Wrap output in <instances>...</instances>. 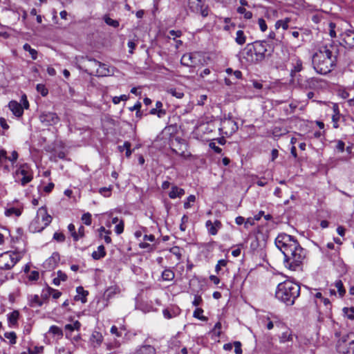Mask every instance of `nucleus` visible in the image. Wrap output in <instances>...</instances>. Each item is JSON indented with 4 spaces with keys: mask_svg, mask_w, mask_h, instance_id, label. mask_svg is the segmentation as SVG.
<instances>
[{
    "mask_svg": "<svg viewBox=\"0 0 354 354\" xmlns=\"http://www.w3.org/2000/svg\"><path fill=\"white\" fill-rule=\"evenodd\" d=\"M90 341L94 347H97L102 344L103 337L100 333L94 331L91 336Z\"/></svg>",
    "mask_w": 354,
    "mask_h": 354,
    "instance_id": "6ab92c4d",
    "label": "nucleus"
},
{
    "mask_svg": "<svg viewBox=\"0 0 354 354\" xmlns=\"http://www.w3.org/2000/svg\"><path fill=\"white\" fill-rule=\"evenodd\" d=\"M80 323L78 321H76L73 324H66L65 326V329L73 331L74 330H78L80 328Z\"/></svg>",
    "mask_w": 354,
    "mask_h": 354,
    "instance_id": "79ce46f5",
    "label": "nucleus"
},
{
    "mask_svg": "<svg viewBox=\"0 0 354 354\" xmlns=\"http://www.w3.org/2000/svg\"><path fill=\"white\" fill-rule=\"evenodd\" d=\"M28 299L29 306L33 308L41 306L43 304L42 300L37 295H31L28 296Z\"/></svg>",
    "mask_w": 354,
    "mask_h": 354,
    "instance_id": "aec40b11",
    "label": "nucleus"
},
{
    "mask_svg": "<svg viewBox=\"0 0 354 354\" xmlns=\"http://www.w3.org/2000/svg\"><path fill=\"white\" fill-rule=\"evenodd\" d=\"M6 339L10 340V342L13 344L16 343L17 335L15 332H8L4 334Z\"/></svg>",
    "mask_w": 354,
    "mask_h": 354,
    "instance_id": "a19ab883",
    "label": "nucleus"
},
{
    "mask_svg": "<svg viewBox=\"0 0 354 354\" xmlns=\"http://www.w3.org/2000/svg\"><path fill=\"white\" fill-rule=\"evenodd\" d=\"M124 231V222L120 220L118 223L115 225V232L117 234H120Z\"/></svg>",
    "mask_w": 354,
    "mask_h": 354,
    "instance_id": "3c124183",
    "label": "nucleus"
},
{
    "mask_svg": "<svg viewBox=\"0 0 354 354\" xmlns=\"http://www.w3.org/2000/svg\"><path fill=\"white\" fill-rule=\"evenodd\" d=\"M274 243L284 256L283 264L286 268L296 271L301 268L306 258V250L296 239L286 233H281L276 237Z\"/></svg>",
    "mask_w": 354,
    "mask_h": 354,
    "instance_id": "f257e3e1",
    "label": "nucleus"
},
{
    "mask_svg": "<svg viewBox=\"0 0 354 354\" xmlns=\"http://www.w3.org/2000/svg\"><path fill=\"white\" fill-rule=\"evenodd\" d=\"M53 239L58 242H63L65 240V236L61 232H55Z\"/></svg>",
    "mask_w": 354,
    "mask_h": 354,
    "instance_id": "13d9d810",
    "label": "nucleus"
},
{
    "mask_svg": "<svg viewBox=\"0 0 354 354\" xmlns=\"http://www.w3.org/2000/svg\"><path fill=\"white\" fill-rule=\"evenodd\" d=\"M52 221V217L48 214L46 207L42 206L37 210L35 218L30 225L33 232H39L46 228Z\"/></svg>",
    "mask_w": 354,
    "mask_h": 354,
    "instance_id": "39448f33",
    "label": "nucleus"
},
{
    "mask_svg": "<svg viewBox=\"0 0 354 354\" xmlns=\"http://www.w3.org/2000/svg\"><path fill=\"white\" fill-rule=\"evenodd\" d=\"M203 310L200 308H196V310L194 311L193 316L195 318H197L200 320L205 321L207 319V318L203 315Z\"/></svg>",
    "mask_w": 354,
    "mask_h": 354,
    "instance_id": "f704fd0d",
    "label": "nucleus"
},
{
    "mask_svg": "<svg viewBox=\"0 0 354 354\" xmlns=\"http://www.w3.org/2000/svg\"><path fill=\"white\" fill-rule=\"evenodd\" d=\"M19 313L17 310H14L8 315V322L11 326H15L19 319Z\"/></svg>",
    "mask_w": 354,
    "mask_h": 354,
    "instance_id": "a878e982",
    "label": "nucleus"
},
{
    "mask_svg": "<svg viewBox=\"0 0 354 354\" xmlns=\"http://www.w3.org/2000/svg\"><path fill=\"white\" fill-rule=\"evenodd\" d=\"M129 97L126 95H122L120 96H115L113 97L112 101L114 104H118L120 101H127Z\"/></svg>",
    "mask_w": 354,
    "mask_h": 354,
    "instance_id": "49530a36",
    "label": "nucleus"
},
{
    "mask_svg": "<svg viewBox=\"0 0 354 354\" xmlns=\"http://www.w3.org/2000/svg\"><path fill=\"white\" fill-rule=\"evenodd\" d=\"M290 21L289 18H286L283 20H278L275 24V27L277 29L281 27L283 30H287L288 28V23Z\"/></svg>",
    "mask_w": 354,
    "mask_h": 354,
    "instance_id": "c756f323",
    "label": "nucleus"
},
{
    "mask_svg": "<svg viewBox=\"0 0 354 354\" xmlns=\"http://www.w3.org/2000/svg\"><path fill=\"white\" fill-rule=\"evenodd\" d=\"M7 160V151L5 149H0V167L2 166L4 160Z\"/></svg>",
    "mask_w": 354,
    "mask_h": 354,
    "instance_id": "680f3d73",
    "label": "nucleus"
},
{
    "mask_svg": "<svg viewBox=\"0 0 354 354\" xmlns=\"http://www.w3.org/2000/svg\"><path fill=\"white\" fill-rule=\"evenodd\" d=\"M39 120L44 126H52L59 122V118L55 113L43 112L39 115Z\"/></svg>",
    "mask_w": 354,
    "mask_h": 354,
    "instance_id": "9b49d317",
    "label": "nucleus"
},
{
    "mask_svg": "<svg viewBox=\"0 0 354 354\" xmlns=\"http://www.w3.org/2000/svg\"><path fill=\"white\" fill-rule=\"evenodd\" d=\"M68 230L71 232V236H73L74 241H77L79 240V236L75 232V225L72 223L69 224L68 226Z\"/></svg>",
    "mask_w": 354,
    "mask_h": 354,
    "instance_id": "ea45409f",
    "label": "nucleus"
},
{
    "mask_svg": "<svg viewBox=\"0 0 354 354\" xmlns=\"http://www.w3.org/2000/svg\"><path fill=\"white\" fill-rule=\"evenodd\" d=\"M59 259V254L57 253H53V255L46 261V263L51 264L53 262L55 264Z\"/></svg>",
    "mask_w": 354,
    "mask_h": 354,
    "instance_id": "052dcab7",
    "label": "nucleus"
},
{
    "mask_svg": "<svg viewBox=\"0 0 354 354\" xmlns=\"http://www.w3.org/2000/svg\"><path fill=\"white\" fill-rule=\"evenodd\" d=\"M302 61L297 56H293L291 58V66L290 75L294 77L296 73L300 72L303 69Z\"/></svg>",
    "mask_w": 354,
    "mask_h": 354,
    "instance_id": "4468645a",
    "label": "nucleus"
},
{
    "mask_svg": "<svg viewBox=\"0 0 354 354\" xmlns=\"http://www.w3.org/2000/svg\"><path fill=\"white\" fill-rule=\"evenodd\" d=\"M22 254L18 252H6L0 254V269H11L21 259Z\"/></svg>",
    "mask_w": 354,
    "mask_h": 354,
    "instance_id": "0eeeda50",
    "label": "nucleus"
},
{
    "mask_svg": "<svg viewBox=\"0 0 354 354\" xmlns=\"http://www.w3.org/2000/svg\"><path fill=\"white\" fill-rule=\"evenodd\" d=\"M33 175L34 172L31 167L26 162L17 165L12 173L15 181L23 187L32 180Z\"/></svg>",
    "mask_w": 354,
    "mask_h": 354,
    "instance_id": "20e7f679",
    "label": "nucleus"
},
{
    "mask_svg": "<svg viewBox=\"0 0 354 354\" xmlns=\"http://www.w3.org/2000/svg\"><path fill=\"white\" fill-rule=\"evenodd\" d=\"M50 287L47 286L45 289L42 290L41 294V299L44 302V301H46L48 299V297L50 296Z\"/></svg>",
    "mask_w": 354,
    "mask_h": 354,
    "instance_id": "4c0bfd02",
    "label": "nucleus"
},
{
    "mask_svg": "<svg viewBox=\"0 0 354 354\" xmlns=\"http://www.w3.org/2000/svg\"><path fill=\"white\" fill-rule=\"evenodd\" d=\"M104 20L105 23L110 26H112L113 28H118L119 26V21L111 19L108 15H105L104 17Z\"/></svg>",
    "mask_w": 354,
    "mask_h": 354,
    "instance_id": "2f4dec72",
    "label": "nucleus"
},
{
    "mask_svg": "<svg viewBox=\"0 0 354 354\" xmlns=\"http://www.w3.org/2000/svg\"><path fill=\"white\" fill-rule=\"evenodd\" d=\"M100 62L86 57L85 59L84 66L86 67V72L91 75H94Z\"/></svg>",
    "mask_w": 354,
    "mask_h": 354,
    "instance_id": "ddd939ff",
    "label": "nucleus"
},
{
    "mask_svg": "<svg viewBox=\"0 0 354 354\" xmlns=\"http://www.w3.org/2000/svg\"><path fill=\"white\" fill-rule=\"evenodd\" d=\"M174 277V272L170 269H166L162 272V278L164 281H171Z\"/></svg>",
    "mask_w": 354,
    "mask_h": 354,
    "instance_id": "bb28decb",
    "label": "nucleus"
},
{
    "mask_svg": "<svg viewBox=\"0 0 354 354\" xmlns=\"http://www.w3.org/2000/svg\"><path fill=\"white\" fill-rule=\"evenodd\" d=\"M235 41L239 45H243L246 42V35L243 30H239L236 31Z\"/></svg>",
    "mask_w": 354,
    "mask_h": 354,
    "instance_id": "5701e85b",
    "label": "nucleus"
},
{
    "mask_svg": "<svg viewBox=\"0 0 354 354\" xmlns=\"http://www.w3.org/2000/svg\"><path fill=\"white\" fill-rule=\"evenodd\" d=\"M247 54L251 55V61H261L266 57L267 44L265 41H255L253 44H248Z\"/></svg>",
    "mask_w": 354,
    "mask_h": 354,
    "instance_id": "423d86ee",
    "label": "nucleus"
},
{
    "mask_svg": "<svg viewBox=\"0 0 354 354\" xmlns=\"http://www.w3.org/2000/svg\"><path fill=\"white\" fill-rule=\"evenodd\" d=\"M300 286L298 283L286 280L278 284L275 292L276 298L287 305L294 304L295 299L299 296Z\"/></svg>",
    "mask_w": 354,
    "mask_h": 354,
    "instance_id": "7ed1b4c3",
    "label": "nucleus"
},
{
    "mask_svg": "<svg viewBox=\"0 0 354 354\" xmlns=\"http://www.w3.org/2000/svg\"><path fill=\"white\" fill-rule=\"evenodd\" d=\"M139 247L142 249H147L149 251H151L154 249L151 245L145 242L139 243Z\"/></svg>",
    "mask_w": 354,
    "mask_h": 354,
    "instance_id": "338daca9",
    "label": "nucleus"
},
{
    "mask_svg": "<svg viewBox=\"0 0 354 354\" xmlns=\"http://www.w3.org/2000/svg\"><path fill=\"white\" fill-rule=\"evenodd\" d=\"M5 214L7 216H10L13 214H15L17 216H19L21 214V211L19 209L15 208V207H10L9 209H7L5 212Z\"/></svg>",
    "mask_w": 354,
    "mask_h": 354,
    "instance_id": "473e14b6",
    "label": "nucleus"
},
{
    "mask_svg": "<svg viewBox=\"0 0 354 354\" xmlns=\"http://www.w3.org/2000/svg\"><path fill=\"white\" fill-rule=\"evenodd\" d=\"M140 352L141 354H155L156 349L152 346L145 345L140 348Z\"/></svg>",
    "mask_w": 354,
    "mask_h": 354,
    "instance_id": "cd10ccee",
    "label": "nucleus"
},
{
    "mask_svg": "<svg viewBox=\"0 0 354 354\" xmlns=\"http://www.w3.org/2000/svg\"><path fill=\"white\" fill-rule=\"evenodd\" d=\"M124 147H125L126 149V156L129 158L132 153V151L131 150V143L129 142H125L124 143Z\"/></svg>",
    "mask_w": 354,
    "mask_h": 354,
    "instance_id": "e2e57ef3",
    "label": "nucleus"
},
{
    "mask_svg": "<svg viewBox=\"0 0 354 354\" xmlns=\"http://www.w3.org/2000/svg\"><path fill=\"white\" fill-rule=\"evenodd\" d=\"M196 201V196L194 195H189L187 201L184 203V208L189 209L191 207V203H194Z\"/></svg>",
    "mask_w": 354,
    "mask_h": 354,
    "instance_id": "de8ad7c7",
    "label": "nucleus"
},
{
    "mask_svg": "<svg viewBox=\"0 0 354 354\" xmlns=\"http://www.w3.org/2000/svg\"><path fill=\"white\" fill-rule=\"evenodd\" d=\"M82 222L86 225H90L91 224V214L90 213H85L82 216Z\"/></svg>",
    "mask_w": 354,
    "mask_h": 354,
    "instance_id": "a18cd8bd",
    "label": "nucleus"
},
{
    "mask_svg": "<svg viewBox=\"0 0 354 354\" xmlns=\"http://www.w3.org/2000/svg\"><path fill=\"white\" fill-rule=\"evenodd\" d=\"M112 187H102L100 189L99 192L104 197H110L111 195Z\"/></svg>",
    "mask_w": 354,
    "mask_h": 354,
    "instance_id": "58836bf2",
    "label": "nucleus"
},
{
    "mask_svg": "<svg viewBox=\"0 0 354 354\" xmlns=\"http://www.w3.org/2000/svg\"><path fill=\"white\" fill-rule=\"evenodd\" d=\"M169 93L178 99H181L184 96V93L181 91L177 90L176 88H171L169 91Z\"/></svg>",
    "mask_w": 354,
    "mask_h": 354,
    "instance_id": "c03bdc74",
    "label": "nucleus"
},
{
    "mask_svg": "<svg viewBox=\"0 0 354 354\" xmlns=\"http://www.w3.org/2000/svg\"><path fill=\"white\" fill-rule=\"evenodd\" d=\"M185 194V190L177 186H173L171 190L169 193V196L171 199L181 198Z\"/></svg>",
    "mask_w": 354,
    "mask_h": 354,
    "instance_id": "412c9836",
    "label": "nucleus"
},
{
    "mask_svg": "<svg viewBox=\"0 0 354 354\" xmlns=\"http://www.w3.org/2000/svg\"><path fill=\"white\" fill-rule=\"evenodd\" d=\"M188 7L192 12L200 13L205 17L208 15L207 7H204L202 0H188Z\"/></svg>",
    "mask_w": 354,
    "mask_h": 354,
    "instance_id": "9d476101",
    "label": "nucleus"
},
{
    "mask_svg": "<svg viewBox=\"0 0 354 354\" xmlns=\"http://www.w3.org/2000/svg\"><path fill=\"white\" fill-rule=\"evenodd\" d=\"M189 221V217L187 215H183L181 218V223L180 225V229L182 232H185L187 229V223Z\"/></svg>",
    "mask_w": 354,
    "mask_h": 354,
    "instance_id": "37998d69",
    "label": "nucleus"
},
{
    "mask_svg": "<svg viewBox=\"0 0 354 354\" xmlns=\"http://www.w3.org/2000/svg\"><path fill=\"white\" fill-rule=\"evenodd\" d=\"M238 129L237 123L230 119L225 118L221 122V127L219 131L223 136H230Z\"/></svg>",
    "mask_w": 354,
    "mask_h": 354,
    "instance_id": "1a4fd4ad",
    "label": "nucleus"
},
{
    "mask_svg": "<svg viewBox=\"0 0 354 354\" xmlns=\"http://www.w3.org/2000/svg\"><path fill=\"white\" fill-rule=\"evenodd\" d=\"M339 118H340L339 112H337L335 114H333L332 116L333 127L335 129H337L339 127L338 121L339 120Z\"/></svg>",
    "mask_w": 354,
    "mask_h": 354,
    "instance_id": "864d4df0",
    "label": "nucleus"
},
{
    "mask_svg": "<svg viewBox=\"0 0 354 354\" xmlns=\"http://www.w3.org/2000/svg\"><path fill=\"white\" fill-rule=\"evenodd\" d=\"M105 255H106L105 249L102 245L98 246L97 250L94 251L92 253V257L95 260H98L101 258H103Z\"/></svg>",
    "mask_w": 354,
    "mask_h": 354,
    "instance_id": "393cba45",
    "label": "nucleus"
},
{
    "mask_svg": "<svg viewBox=\"0 0 354 354\" xmlns=\"http://www.w3.org/2000/svg\"><path fill=\"white\" fill-rule=\"evenodd\" d=\"M258 24L259 26L260 30L262 32H265L267 30V25H266V21L263 19H262V18L259 19Z\"/></svg>",
    "mask_w": 354,
    "mask_h": 354,
    "instance_id": "bf43d9fd",
    "label": "nucleus"
},
{
    "mask_svg": "<svg viewBox=\"0 0 354 354\" xmlns=\"http://www.w3.org/2000/svg\"><path fill=\"white\" fill-rule=\"evenodd\" d=\"M112 71L105 64H102L101 62L99 63V66L95 71V76L99 77H105L109 76L111 74Z\"/></svg>",
    "mask_w": 354,
    "mask_h": 354,
    "instance_id": "f3484780",
    "label": "nucleus"
},
{
    "mask_svg": "<svg viewBox=\"0 0 354 354\" xmlns=\"http://www.w3.org/2000/svg\"><path fill=\"white\" fill-rule=\"evenodd\" d=\"M234 352L236 354H242L241 344L240 342H234Z\"/></svg>",
    "mask_w": 354,
    "mask_h": 354,
    "instance_id": "69168bd1",
    "label": "nucleus"
},
{
    "mask_svg": "<svg viewBox=\"0 0 354 354\" xmlns=\"http://www.w3.org/2000/svg\"><path fill=\"white\" fill-rule=\"evenodd\" d=\"M50 291V296L55 299H57L60 297L62 295V292L57 290L53 289L50 287V289H49Z\"/></svg>",
    "mask_w": 354,
    "mask_h": 354,
    "instance_id": "4d7b16f0",
    "label": "nucleus"
},
{
    "mask_svg": "<svg viewBox=\"0 0 354 354\" xmlns=\"http://www.w3.org/2000/svg\"><path fill=\"white\" fill-rule=\"evenodd\" d=\"M57 277L59 279L60 281H65L67 280V275L62 270H58L57 272Z\"/></svg>",
    "mask_w": 354,
    "mask_h": 354,
    "instance_id": "0e129e2a",
    "label": "nucleus"
},
{
    "mask_svg": "<svg viewBox=\"0 0 354 354\" xmlns=\"http://www.w3.org/2000/svg\"><path fill=\"white\" fill-rule=\"evenodd\" d=\"M39 274L37 271H32L29 274V279L31 281H36L39 279Z\"/></svg>",
    "mask_w": 354,
    "mask_h": 354,
    "instance_id": "774afa93",
    "label": "nucleus"
},
{
    "mask_svg": "<svg viewBox=\"0 0 354 354\" xmlns=\"http://www.w3.org/2000/svg\"><path fill=\"white\" fill-rule=\"evenodd\" d=\"M201 54L198 52L185 53L182 56L180 63L185 66L196 67L201 64Z\"/></svg>",
    "mask_w": 354,
    "mask_h": 354,
    "instance_id": "6e6552de",
    "label": "nucleus"
},
{
    "mask_svg": "<svg viewBox=\"0 0 354 354\" xmlns=\"http://www.w3.org/2000/svg\"><path fill=\"white\" fill-rule=\"evenodd\" d=\"M335 286L337 288L340 297H343L346 291H345V289L344 288L343 283L342 282V281L339 280V281H335Z\"/></svg>",
    "mask_w": 354,
    "mask_h": 354,
    "instance_id": "e433bc0d",
    "label": "nucleus"
},
{
    "mask_svg": "<svg viewBox=\"0 0 354 354\" xmlns=\"http://www.w3.org/2000/svg\"><path fill=\"white\" fill-rule=\"evenodd\" d=\"M18 158H19V154H18L17 151H13L11 153L10 156H7V160H9L10 162H11L12 165L16 162Z\"/></svg>",
    "mask_w": 354,
    "mask_h": 354,
    "instance_id": "09e8293b",
    "label": "nucleus"
},
{
    "mask_svg": "<svg viewBox=\"0 0 354 354\" xmlns=\"http://www.w3.org/2000/svg\"><path fill=\"white\" fill-rule=\"evenodd\" d=\"M321 80L316 77H311L306 80L304 82H300L299 84L304 88H316L319 86Z\"/></svg>",
    "mask_w": 354,
    "mask_h": 354,
    "instance_id": "dca6fc26",
    "label": "nucleus"
},
{
    "mask_svg": "<svg viewBox=\"0 0 354 354\" xmlns=\"http://www.w3.org/2000/svg\"><path fill=\"white\" fill-rule=\"evenodd\" d=\"M37 91L41 93L42 96H46L48 94V90L44 85L39 84L37 85Z\"/></svg>",
    "mask_w": 354,
    "mask_h": 354,
    "instance_id": "603ef678",
    "label": "nucleus"
},
{
    "mask_svg": "<svg viewBox=\"0 0 354 354\" xmlns=\"http://www.w3.org/2000/svg\"><path fill=\"white\" fill-rule=\"evenodd\" d=\"M150 113L153 115H157L158 118H162L165 114V111L163 109H152L150 111Z\"/></svg>",
    "mask_w": 354,
    "mask_h": 354,
    "instance_id": "5fc2aeb1",
    "label": "nucleus"
},
{
    "mask_svg": "<svg viewBox=\"0 0 354 354\" xmlns=\"http://www.w3.org/2000/svg\"><path fill=\"white\" fill-rule=\"evenodd\" d=\"M344 40L349 46H354V31H346L344 35Z\"/></svg>",
    "mask_w": 354,
    "mask_h": 354,
    "instance_id": "4be33fe9",
    "label": "nucleus"
},
{
    "mask_svg": "<svg viewBox=\"0 0 354 354\" xmlns=\"http://www.w3.org/2000/svg\"><path fill=\"white\" fill-rule=\"evenodd\" d=\"M336 53V46L332 42L320 46L312 57V63L315 71L322 75L330 72L335 65Z\"/></svg>",
    "mask_w": 354,
    "mask_h": 354,
    "instance_id": "f03ea898",
    "label": "nucleus"
},
{
    "mask_svg": "<svg viewBox=\"0 0 354 354\" xmlns=\"http://www.w3.org/2000/svg\"><path fill=\"white\" fill-rule=\"evenodd\" d=\"M227 261L225 259H221L218 261L217 264L215 267V271L216 273H218L222 267H225L227 266Z\"/></svg>",
    "mask_w": 354,
    "mask_h": 354,
    "instance_id": "8fccbe9b",
    "label": "nucleus"
},
{
    "mask_svg": "<svg viewBox=\"0 0 354 354\" xmlns=\"http://www.w3.org/2000/svg\"><path fill=\"white\" fill-rule=\"evenodd\" d=\"M49 333L58 337H62L63 336L62 330L57 326H50Z\"/></svg>",
    "mask_w": 354,
    "mask_h": 354,
    "instance_id": "7c9ffc66",
    "label": "nucleus"
},
{
    "mask_svg": "<svg viewBox=\"0 0 354 354\" xmlns=\"http://www.w3.org/2000/svg\"><path fill=\"white\" fill-rule=\"evenodd\" d=\"M76 291L79 295L75 297L76 300H81L82 303L86 301V297L88 295V292L84 290L82 286L77 288Z\"/></svg>",
    "mask_w": 354,
    "mask_h": 354,
    "instance_id": "b1692460",
    "label": "nucleus"
},
{
    "mask_svg": "<svg viewBox=\"0 0 354 354\" xmlns=\"http://www.w3.org/2000/svg\"><path fill=\"white\" fill-rule=\"evenodd\" d=\"M343 311L345 315L351 320L354 319V307L344 308Z\"/></svg>",
    "mask_w": 354,
    "mask_h": 354,
    "instance_id": "c9c22d12",
    "label": "nucleus"
},
{
    "mask_svg": "<svg viewBox=\"0 0 354 354\" xmlns=\"http://www.w3.org/2000/svg\"><path fill=\"white\" fill-rule=\"evenodd\" d=\"M221 322H217L215 325H214V327L213 328V333H214V335H216L217 337H219L221 335Z\"/></svg>",
    "mask_w": 354,
    "mask_h": 354,
    "instance_id": "6e6d98bb",
    "label": "nucleus"
},
{
    "mask_svg": "<svg viewBox=\"0 0 354 354\" xmlns=\"http://www.w3.org/2000/svg\"><path fill=\"white\" fill-rule=\"evenodd\" d=\"M237 12L243 15L246 19H250L252 17V13L250 11L247 10L244 7L237 8Z\"/></svg>",
    "mask_w": 354,
    "mask_h": 354,
    "instance_id": "72a5a7b5",
    "label": "nucleus"
},
{
    "mask_svg": "<svg viewBox=\"0 0 354 354\" xmlns=\"http://www.w3.org/2000/svg\"><path fill=\"white\" fill-rule=\"evenodd\" d=\"M8 107L12 113L17 117H21L24 113L22 105L16 101L10 102Z\"/></svg>",
    "mask_w": 354,
    "mask_h": 354,
    "instance_id": "2eb2a0df",
    "label": "nucleus"
},
{
    "mask_svg": "<svg viewBox=\"0 0 354 354\" xmlns=\"http://www.w3.org/2000/svg\"><path fill=\"white\" fill-rule=\"evenodd\" d=\"M340 342H342L348 346L347 353H354V333L349 334L346 335V337H342Z\"/></svg>",
    "mask_w": 354,
    "mask_h": 354,
    "instance_id": "a211bd4d",
    "label": "nucleus"
},
{
    "mask_svg": "<svg viewBox=\"0 0 354 354\" xmlns=\"http://www.w3.org/2000/svg\"><path fill=\"white\" fill-rule=\"evenodd\" d=\"M205 227L207 230L208 233L210 235H216L218 230L222 227V223L218 220H215L212 222L211 220H208L205 223Z\"/></svg>",
    "mask_w": 354,
    "mask_h": 354,
    "instance_id": "f8f14e48",
    "label": "nucleus"
},
{
    "mask_svg": "<svg viewBox=\"0 0 354 354\" xmlns=\"http://www.w3.org/2000/svg\"><path fill=\"white\" fill-rule=\"evenodd\" d=\"M23 48L24 50L28 51L30 53L32 59L35 60L37 58V51L35 49L32 48L28 44H25Z\"/></svg>",
    "mask_w": 354,
    "mask_h": 354,
    "instance_id": "c85d7f7f",
    "label": "nucleus"
}]
</instances>
